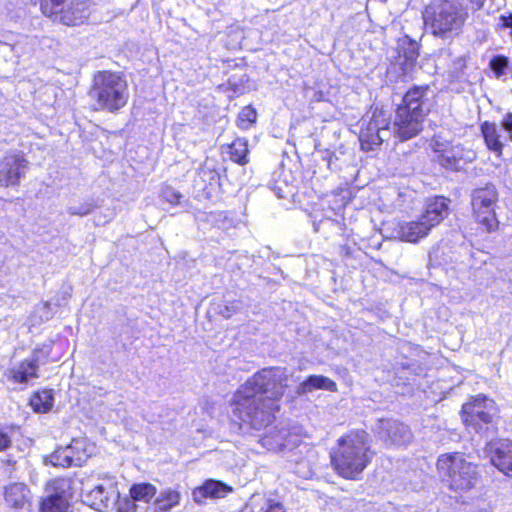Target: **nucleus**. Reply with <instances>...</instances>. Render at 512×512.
<instances>
[{
    "mask_svg": "<svg viewBox=\"0 0 512 512\" xmlns=\"http://www.w3.org/2000/svg\"><path fill=\"white\" fill-rule=\"evenodd\" d=\"M289 373L283 367H268L249 377L233 397V414L253 429L270 425L288 386Z\"/></svg>",
    "mask_w": 512,
    "mask_h": 512,
    "instance_id": "obj_1",
    "label": "nucleus"
},
{
    "mask_svg": "<svg viewBox=\"0 0 512 512\" xmlns=\"http://www.w3.org/2000/svg\"><path fill=\"white\" fill-rule=\"evenodd\" d=\"M330 459L339 476L357 480L372 459L369 434L356 430L341 437L330 453Z\"/></svg>",
    "mask_w": 512,
    "mask_h": 512,
    "instance_id": "obj_2",
    "label": "nucleus"
},
{
    "mask_svg": "<svg viewBox=\"0 0 512 512\" xmlns=\"http://www.w3.org/2000/svg\"><path fill=\"white\" fill-rule=\"evenodd\" d=\"M467 18L463 0H431L423 12L425 25L442 39L459 35Z\"/></svg>",
    "mask_w": 512,
    "mask_h": 512,
    "instance_id": "obj_3",
    "label": "nucleus"
},
{
    "mask_svg": "<svg viewBox=\"0 0 512 512\" xmlns=\"http://www.w3.org/2000/svg\"><path fill=\"white\" fill-rule=\"evenodd\" d=\"M89 95L95 101L96 110L116 112L127 104V81L119 73L100 71L94 76Z\"/></svg>",
    "mask_w": 512,
    "mask_h": 512,
    "instance_id": "obj_4",
    "label": "nucleus"
},
{
    "mask_svg": "<svg viewBox=\"0 0 512 512\" xmlns=\"http://www.w3.org/2000/svg\"><path fill=\"white\" fill-rule=\"evenodd\" d=\"M437 469L442 481L454 491L470 490L478 480L477 466L460 453L441 455Z\"/></svg>",
    "mask_w": 512,
    "mask_h": 512,
    "instance_id": "obj_5",
    "label": "nucleus"
},
{
    "mask_svg": "<svg viewBox=\"0 0 512 512\" xmlns=\"http://www.w3.org/2000/svg\"><path fill=\"white\" fill-rule=\"evenodd\" d=\"M392 136L391 115L388 111L373 106L363 116L359 140L364 150H374Z\"/></svg>",
    "mask_w": 512,
    "mask_h": 512,
    "instance_id": "obj_6",
    "label": "nucleus"
},
{
    "mask_svg": "<svg viewBox=\"0 0 512 512\" xmlns=\"http://www.w3.org/2000/svg\"><path fill=\"white\" fill-rule=\"evenodd\" d=\"M42 13L55 22L67 26L82 24L89 16L85 2L73 0H41Z\"/></svg>",
    "mask_w": 512,
    "mask_h": 512,
    "instance_id": "obj_7",
    "label": "nucleus"
},
{
    "mask_svg": "<svg viewBox=\"0 0 512 512\" xmlns=\"http://www.w3.org/2000/svg\"><path fill=\"white\" fill-rule=\"evenodd\" d=\"M390 56L391 63L387 69V74L393 80L400 77L412 75L419 56V45L408 36H404L397 42V47Z\"/></svg>",
    "mask_w": 512,
    "mask_h": 512,
    "instance_id": "obj_8",
    "label": "nucleus"
},
{
    "mask_svg": "<svg viewBox=\"0 0 512 512\" xmlns=\"http://www.w3.org/2000/svg\"><path fill=\"white\" fill-rule=\"evenodd\" d=\"M498 199L496 187L493 184H486L476 188L471 194V205L478 222L487 232L495 230L498 221L495 216L494 205Z\"/></svg>",
    "mask_w": 512,
    "mask_h": 512,
    "instance_id": "obj_9",
    "label": "nucleus"
},
{
    "mask_svg": "<svg viewBox=\"0 0 512 512\" xmlns=\"http://www.w3.org/2000/svg\"><path fill=\"white\" fill-rule=\"evenodd\" d=\"M495 411V402L492 399L478 395L472 402L462 406V418L465 425L473 427L477 433H488V425L492 423Z\"/></svg>",
    "mask_w": 512,
    "mask_h": 512,
    "instance_id": "obj_10",
    "label": "nucleus"
},
{
    "mask_svg": "<svg viewBox=\"0 0 512 512\" xmlns=\"http://www.w3.org/2000/svg\"><path fill=\"white\" fill-rule=\"evenodd\" d=\"M373 431L386 446H403L411 441L412 433L407 425L392 419H379Z\"/></svg>",
    "mask_w": 512,
    "mask_h": 512,
    "instance_id": "obj_11",
    "label": "nucleus"
},
{
    "mask_svg": "<svg viewBox=\"0 0 512 512\" xmlns=\"http://www.w3.org/2000/svg\"><path fill=\"white\" fill-rule=\"evenodd\" d=\"M71 482L67 478H57L47 487L48 495L42 500L41 512H67L71 496Z\"/></svg>",
    "mask_w": 512,
    "mask_h": 512,
    "instance_id": "obj_12",
    "label": "nucleus"
},
{
    "mask_svg": "<svg viewBox=\"0 0 512 512\" xmlns=\"http://www.w3.org/2000/svg\"><path fill=\"white\" fill-rule=\"evenodd\" d=\"M50 354V348L48 347L46 350L44 349H36L33 351L32 355L21 361L20 363L12 366L7 371V377L14 381L15 383L25 384L30 379L38 378V370L40 364H46L47 358Z\"/></svg>",
    "mask_w": 512,
    "mask_h": 512,
    "instance_id": "obj_13",
    "label": "nucleus"
},
{
    "mask_svg": "<svg viewBox=\"0 0 512 512\" xmlns=\"http://www.w3.org/2000/svg\"><path fill=\"white\" fill-rule=\"evenodd\" d=\"M28 161L21 151H10L0 161V186L17 185L25 176Z\"/></svg>",
    "mask_w": 512,
    "mask_h": 512,
    "instance_id": "obj_14",
    "label": "nucleus"
},
{
    "mask_svg": "<svg viewBox=\"0 0 512 512\" xmlns=\"http://www.w3.org/2000/svg\"><path fill=\"white\" fill-rule=\"evenodd\" d=\"M432 97L433 91L428 85L413 86L405 93L398 107L425 118L432 106Z\"/></svg>",
    "mask_w": 512,
    "mask_h": 512,
    "instance_id": "obj_15",
    "label": "nucleus"
},
{
    "mask_svg": "<svg viewBox=\"0 0 512 512\" xmlns=\"http://www.w3.org/2000/svg\"><path fill=\"white\" fill-rule=\"evenodd\" d=\"M424 118L418 117L415 113H410L405 109L397 108L393 124H391L392 135L405 141L415 137L422 130Z\"/></svg>",
    "mask_w": 512,
    "mask_h": 512,
    "instance_id": "obj_16",
    "label": "nucleus"
},
{
    "mask_svg": "<svg viewBox=\"0 0 512 512\" xmlns=\"http://www.w3.org/2000/svg\"><path fill=\"white\" fill-rule=\"evenodd\" d=\"M485 451L493 466L506 476L512 477V441H490L487 443Z\"/></svg>",
    "mask_w": 512,
    "mask_h": 512,
    "instance_id": "obj_17",
    "label": "nucleus"
},
{
    "mask_svg": "<svg viewBox=\"0 0 512 512\" xmlns=\"http://www.w3.org/2000/svg\"><path fill=\"white\" fill-rule=\"evenodd\" d=\"M90 506L95 510L103 511L114 508L119 500L120 494L116 483L109 479L106 485L99 484L87 494Z\"/></svg>",
    "mask_w": 512,
    "mask_h": 512,
    "instance_id": "obj_18",
    "label": "nucleus"
},
{
    "mask_svg": "<svg viewBox=\"0 0 512 512\" xmlns=\"http://www.w3.org/2000/svg\"><path fill=\"white\" fill-rule=\"evenodd\" d=\"M439 164L451 171H460L463 167L476 159V153L462 144L451 145L444 154L438 155Z\"/></svg>",
    "mask_w": 512,
    "mask_h": 512,
    "instance_id": "obj_19",
    "label": "nucleus"
},
{
    "mask_svg": "<svg viewBox=\"0 0 512 512\" xmlns=\"http://www.w3.org/2000/svg\"><path fill=\"white\" fill-rule=\"evenodd\" d=\"M449 204L450 200L442 196L428 199L425 210L420 217L425 221L430 230L439 225L448 216Z\"/></svg>",
    "mask_w": 512,
    "mask_h": 512,
    "instance_id": "obj_20",
    "label": "nucleus"
},
{
    "mask_svg": "<svg viewBox=\"0 0 512 512\" xmlns=\"http://www.w3.org/2000/svg\"><path fill=\"white\" fill-rule=\"evenodd\" d=\"M480 131L488 150L501 157L508 137L502 134V130L494 122L484 121L480 125Z\"/></svg>",
    "mask_w": 512,
    "mask_h": 512,
    "instance_id": "obj_21",
    "label": "nucleus"
},
{
    "mask_svg": "<svg viewBox=\"0 0 512 512\" xmlns=\"http://www.w3.org/2000/svg\"><path fill=\"white\" fill-rule=\"evenodd\" d=\"M232 491V488L225 483L217 480H207L200 487L193 491V498L196 502L201 503L206 498H224Z\"/></svg>",
    "mask_w": 512,
    "mask_h": 512,
    "instance_id": "obj_22",
    "label": "nucleus"
},
{
    "mask_svg": "<svg viewBox=\"0 0 512 512\" xmlns=\"http://www.w3.org/2000/svg\"><path fill=\"white\" fill-rule=\"evenodd\" d=\"M5 501L14 509H27L30 505V490L23 483H13L5 488Z\"/></svg>",
    "mask_w": 512,
    "mask_h": 512,
    "instance_id": "obj_23",
    "label": "nucleus"
},
{
    "mask_svg": "<svg viewBox=\"0 0 512 512\" xmlns=\"http://www.w3.org/2000/svg\"><path fill=\"white\" fill-rule=\"evenodd\" d=\"M430 232L429 227L421 217L410 222H403L399 226L400 239L410 243H416L426 237Z\"/></svg>",
    "mask_w": 512,
    "mask_h": 512,
    "instance_id": "obj_24",
    "label": "nucleus"
},
{
    "mask_svg": "<svg viewBox=\"0 0 512 512\" xmlns=\"http://www.w3.org/2000/svg\"><path fill=\"white\" fill-rule=\"evenodd\" d=\"M315 390L337 391L336 383L323 375H310L297 387V394L304 395Z\"/></svg>",
    "mask_w": 512,
    "mask_h": 512,
    "instance_id": "obj_25",
    "label": "nucleus"
},
{
    "mask_svg": "<svg viewBox=\"0 0 512 512\" xmlns=\"http://www.w3.org/2000/svg\"><path fill=\"white\" fill-rule=\"evenodd\" d=\"M62 449L65 455L70 457L68 461L71 466H81L90 456L86 441L82 438L73 439L69 445L62 447Z\"/></svg>",
    "mask_w": 512,
    "mask_h": 512,
    "instance_id": "obj_26",
    "label": "nucleus"
},
{
    "mask_svg": "<svg viewBox=\"0 0 512 512\" xmlns=\"http://www.w3.org/2000/svg\"><path fill=\"white\" fill-rule=\"evenodd\" d=\"M54 403L53 391L44 389L36 392L30 399V405L32 409L37 413L48 412Z\"/></svg>",
    "mask_w": 512,
    "mask_h": 512,
    "instance_id": "obj_27",
    "label": "nucleus"
},
{
    "mask_svg": "<svg viewBox=\"0 0 512 512\" xmlns=\"http://www.w3.org/2000/svg\"><path fill=\"white\" fill-rule=\"evenodd\" d=\"M229 154L232 161L245 165L249 162L248 160V142L244 138H237L229 146Z\"/></svg>",
    "mask_w": 512,
    "mask_h": 512,
    "instance_id": "obj_28",
    "label": "nucleus"
},
{
    "mask_svg": "<svg viewBox=\"0 0 512 512\" xmlns=\"http://www.w3.org/2000/svg\"><path fill=\"white\" fill-rule=\"evenodd\" d=\"M156 494V488L149 483L134 484L130 489V496L133 501L148 503Z\"/></svg>",
    "mask_w": 512,
    "mask_h": 512,
    "instance_id": "obj_29",
    "label": "nucleus"
},
{
    "mask_svg": "<svg viewBox=\"0 0 512 512\" xmlns=\"http://www.w3.org/2000/svg\"><path fill=\"white\" fill-rule=\"evenodd\" d=\"M180 502V493L174 490H166L161 492L157 499L156 512H168L170 509L178 505Z\"/></svg>",
    "mask_w": 512,
    "mask_h": 512,
    "instance_id": "obj_30",
    "label": "nucleus"
},
{
    "mask_svg": "<svg viewBox=\"0 0 512 512\" xmlns=\"http://www.w3.org/2000/svg\"><path fill=\"white\" fill-rule=\"evenodd\" d=\"M97 207V203L93 199H87L83 202L79 203L78 205H70L67 207V212L70 215L75 216H86L90 214L95 208Z\"/></svg>",
    "mask_w": 512,
    "mask_h": 512,
    "instance_id": "obj_31",
    "label": "nucleus"
},
{
    "mask_svg": "<svg viewBox=\"0 0 512 512\" xmlns=\"http://www.w3.org/2000/svg\"><path fill=\"white\" fill-rule=\"evenodd\" d=\"M257 112L251 106L242 108L238 115V127L244 130L249 129L256 122Z\"/></svg>",
    "mask_w": 512,
    "mask_h": 512,
    "instance_id": "obj_32",
    "label": "nucleus"
},
{
    "mask_svg": "<svg viewBox=\"0 0 512 512\" xmlns=\"http://www.w3.org/2000/svg\"><path fill=\"white\" fill-rule=\"evenodd\" d=\"M509 65V58L504 55H495L489 62L490 69L494 72L497 78L502 77L506 73Z\"/></svg>",
    "mask_w": 512,
    "mask_h": 512,
    "instance_id": "obj_33",
    "label": "nucleus"
},
{
    "mask_svg": "<svg viewBox=\"0 0 512 512\" xmlns=\"http://www.w3.org/2000/svg\"><path fill=\"white\" fill-rule=\"evenodd\" d=\"M70 457L65 455L62 447L57 448L53 453H51L48 457H46V464H51L55 467L67 468L71 467L68 459Z\"/></svg>",
    "mask_w": 512,
    "mask_h": 512,
    "instance_id": "obj_34",
    "label": "nucleus"
},
{
    "mask_svg": "<svg viewBox=\"0 0 512 512\" xmlns=\"http://www.w3.org/2000/svg\"><path fill=\"white\" fill-rule=\"evenodd\" d=\"M163 199L170 204H180V199L183 197L180 192L174 188L167 186L162 189Z\"/></svg>",
    "mask_w": 512,
    "mask_h": 512,
    "instance_id": "obj_35",
    "label": "nucleus"
},
{
    "mask_svg": "<svg viewBox=\"0 0 512 512\" xmlns=\"http://www.w3.org/2000/svg\"><path fill=\"white\" fill-rule=\"evenodd\" d=\"M430 147L435 153L441 155L444 154V151L447 150L450 146L446 140H443L439 135H436L432 138Z\"/></svg>",
    "mask_w": 512,
    "mask_h": 512,
    "instance_id": "obj_36",
    "label": "nucleus"
},
{
    "mask_svg": "<svg viewBox=\"0 0 512 512\" xmlns=\"http://www.w3.org/2000/svg\"><path fill=\"white\" fill-rule=\"evenodd\" d=\"M502 131H505L508 134V140L512 141V113H507L502 121L501 127H499Z\"/></svg>",
    "mask_w": 512,
    "mask_h": 512,
    "instance_id": "obj_37",
    "label": "nucleus"
},
{
    "mask_svg": "<svg viewBox=\"0 0 512 512\" xmlns=\"http://www.w3.org/2000/svg\"><path fill=\"white\" fill-rule=\"evenodd\" d=\"M240 308V305L238 302H232L229 305H224L220 310L219 313L224 318H230L234 313H236Z\"/></svg>",
    "mask_w": 512,
    "mask_h": 512,
    "instance_id": "obj_38",
    "label": "nucleus"
},
{
    "mask_svg": "<svg viewBox=\"0 0 512 512\" xmlns=\"http://www.w3.org/2000/svg\"><path fill=\"white\" fill-rule=\"evenodd\" d=\"M118 512H135L136 506L133 501L124 499L123 502L119 501L116 504Z\"/></svg>",
    "mask_w": 512,
    "mask_h": 512,
    "instance_id": "obj_39",
    "label": "nucleus"
},
{
    "mask_svg": "<svg viewBox=\"0 0 512 512\" xmlns=\"http://www.w3.org/2000/svg\"><path fill=\"white\" fill-rule=\"evenodd\" d=\"M11 438L10 436L0 430V451H5L11 447Z\"/></svg>",
    "mask_w": 512,
    "mask_h": 512,
    "instance_id": "obj_40",
    "label": "nucleus"
},
{
    "mask_svg": "<svg viewBox=\"0 0 512 512\" xmlns=\"http://www.w3.org/2000/svg\"><path fill=\"white\" fill-rule=\"evenodd\" d=\"M40 43V40L38 39V37H28V36H25L21 41H19L16 45H15V48H18L20 47V45H29L31 47L35 46L36 44H39Z\"/></svg>",
    "mask_w": 512,
    "mask_h": 512,
    "instance_id": "obj_41",
    "label": "nucleus"
},
{
    "mask_svg": "<svg viewBox=\"0 0 512 512\" xmlns=\"http://www.w3.org/2000/svg\"><path fill=\"white\" fill-rule=\"evenodd\" d=\"M265 512H285V509L281 503L270 501Z\"/></svg>",
    "mask_w": 512,
    "mask_h": 512,
    "instance_id": "obj_42",
    "label": "nucleus"
},
{
    "mask_svg": "<svg viewBox=\"0 0 512 512\" xmlns=\"http://www.w3.org/2000/svg\"><path fill=\"white\" fill-rule=\"evenodd\" d=\"M305 464H306V463H305L304 461L299 462V463H298V468H297V470H296V473H297V474H299V475H300L301 477H303V478H308V477H310V476H311V471H310L309 469H308V470H306V471H302V470H301V467H302V466L304 467V466H305Z\"/></svg>",
    "mask_w": 512,
    "mask_h": 512,
    "instance_id": "obj_43",
    "label": "nucleus"
},
{
    "mask_svg": "<svg viewBox=\"0 0 512 512\" xmlns=\"http://www.w3.org/2000/svg\"><path fill=\"white\" fill-rule=\"evenodd\" d=\"M468 1L471 5V9L474 11H478L483 7L485 0H468Z\"/></svg>",
    "mask_w": 512,
    "mask_h": 512,
    "instance_id": "obj_44",
    "label": "nucleus"
},
{
    "mask_svg": "<svg viewBox=\"0 0 512 512\" xmlns=\"http://www.w3.org/2000/svg\"><path fill=\"white\" fill-rule=\"evenodd\" d=\"M101 223H102V222H101L100 220L95 219V224H96V225H100Z\"/></svg>",
    "mask_w": 512,
    "mask_h": 512,
    "instance_id": "obj_45",
    "label": "nucleus"
}]
</instances>
